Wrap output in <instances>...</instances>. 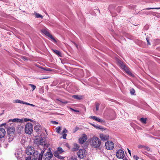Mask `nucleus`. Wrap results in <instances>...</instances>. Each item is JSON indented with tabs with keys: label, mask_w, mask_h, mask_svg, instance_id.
<instances>
[{
	"label": "nucleus",
	"mask_w": 160,
	"mask_h": 160,
	"mask_svg": "<svg viewBox=\"0 0 160 160\" xmlns=\"http://www.w3.org/2000/svg\"><path fill=\"white\" fill-rule=\"evenodd\" d=\"M88 141L89 143L90 146L94 148H99L101 145V140L96 136H93L92 137L89 138Z\"/></svg>",
	"instance_id": "f257e3e1"
},
{
	"label": "nucleus",
	"mask_w": 160,
	"mask_h": 160,
	"mask_svg": "<svg viewBox=\"0 0 160 160\" xmlns=\"http://www.w3.org/2000/svg\"><path fill=\"white\" fill-rule=\"evenodd\" d=\"M34 142L37 145H42L46 148H47L49 145L46 141V139L44 137H42L41 136L36 137L35 138Z\"/></svg>",
	"instance_id": "f03ea898"
},
{
	"label": "nucleus",
	"mask_w": 160,
	"mask_h": 160,
	"mask_svg": "<svg viewBox=\"0 0 160 160\" xmlns=\"http://www.w3.org/2000/svg\"><path fill=\"white\" fill-rule=\"evenodd\" d=\"M117 62L121 68L123 69L128 74L132 76V74L129 69L120 60L117 59Z\"/></svg>",
	"instance_id": "7ed1b4c3"
},
{
	"label": "nucleus",
	"mask_w": 160,
	"mask_h": 160,
	"mask_svg": "<svg viewBox=\"0 0 160 160\" xmlns=\"http://www.w3.org/2000/svg\"><path fill=\"white\" fill-rule=\"evenodd\" d=\"M33 131L32 125L30 122L27 123L25 126V131L26 133L31 134Z\"/></svg>",
	"instance_id": "20e7f679"
},
{
	"label": "nucleus",
	"mask_w": 160,
	"mask_h": 160,
	"mask_svg": "<svg viewBox=\"0 0 160 160\" xmlns=\"http://www.w3.org/2000/svg\"><path fill=\"white\" fill-rule=\"evenodd\" d=\"M42 33L44 34L46 36L50 38L51 40L55 43H56L57 41L53 36L50 34V33L48 31L46 28H43L41 30Z\"/></svg>",
	"instance_id": "39448f33"
},
{
	"label": "nucleus",
	"mask_w": 160,
	"mask_h": 160,
	"mask_svg": "<svg viewBox=\"0 0 160 160\" xmlns=\"http://www.w3.org/2000/svg\"><path fill=\"white\" fill-rule=\"evenodd\" d=\"M87 154V152L84 149H80L77 152L78 157L81 159L84 158L85 157Z\"/></svg>",
	"instance_id": "423d86ee"
},
{
	"label": "nucleus",
	"mask_w": 160,
	"mask_h": 160,
	"mask_svg": "<svg viewBox=\"0 0 160 160\" xmlns=\"http://www.w3.org/2000/svg\"><path fill=\"white\" fill-rule=\"evenodd\" d=\"M87 139V135L86 134L83 133L78 138V142L80 144H82L86 142Z\"/></svg>",
	"instance_id": "0eeeda50"
},
{
	"label": "nucleus",
	"mask_w": 160,
	"mask_h": 160,
	"mask_svg": "<svg viewBox=\"0 0 160 160\" xmlns=\"http://www.w3.org/2000/svg\"><path fill=\"white\" fill-rule=\"evenodd\" d=\"M114 147V144L112 142L108 141L106 142L105 148L108 150H112Z\"/></svg>",
	"instance_id": "6e6552de"
},
{
	"label": "nucleus",
	"mask_w": 160,
	"mask_h": 160,
	"mask_svg": "<svg viewBox=\"0 0 160 160\" xmlns=\"http://www.w3.org/2000/svg\"><path fill=\"white\" fill-rule=\"evenodd\" d=\"M43 152H44L43 151H42L40 153H39L37 151L35 152H34L33 154L34 157L33 160H42Z\"/></svg>",
	"instance_id": "1a4fd4ad"
},
{
	"label": "nucleus",
	"mask_w": 160,
	"mask_h": 160,
	"mask_svg": "<svg viewBox=\"0 0 160 160\" xmlns=\"http://www.w3.org/2000/svg\"><path fill=\"white\" fill-rule=\"evenodd\" d=\"M26 152L28 155H33L34 152H35L34 148L32 146H28L26 149Z\"/></svg>",
	"instance_id": "9d476101"
},
{
	"label": "nucleus",
	"mask_w": 160,
	"mask_h": 160,
	"mask_svg": "<svg viewBox=\"0 0 160 160\" xmlns=\"http://www.w3.org/2000/svg\"><path fill=\"white\" fill-rule=\"evenodd\" d=\"M53 155L51 151L46 152L43 156L44 160H50L52 157Z\"/></svg>",
	"instance_id": "9b49d317"
},
{
	"label": "nucleus",
	"mask_w": 160,
	"mask_h": 160,
	"mask_svg": "<svg viewBox=\"0 0 160 160\" xmlns=\"http://www.w3.org/2000/svg\"><path fill=\"white\" fill-rule=\"evenodd\" d=\"M116 156L119 159H122L125 156L124 152L122 150L119 149L117 151Z\"/></svg>",
	"instance_id": "f8f14e48"
},
{
	"label": "nucleus",
	"mask_w": 160,
	"mask_h": 160,
	"mask_svg": "<svg viewBox=\"0 0 160 160\" xmlns=\"http://www.w3.org/2000/svg\"><path fill=\"white\" fill-rule=\"evenodd\" d=\"M99 138L102 141H106L109 139V137L108 134H104L101 133L99 134Z\"/></svg>",
	"instance_id": "ddd939ff"
},
{
	"label": "nucleus",
	"mask_w": 160,
	"mask_h": 160,
	"mask_svg": "<svg viewBox=\"0 0 160 160\" xmlns=\"http://www.w3.org/2000/svg\"><path fill=\"white\" fill-rule=\"evenodd\" d=\"M90 124L92 125L93 126L94 128H95L96 129H99L100 130L103 131L105 130H106L107 131H108V130L105 128H104L103 127H102V126H101L100 125H95L93 124L90 123Z\"/></svg>",
	"instance_id": "4468645a"
},
{
	"label": "nucleus",
	"mask_w": 160,
	"mask_h": 160,
	"mask_svg": "<svg viewBox=\"0 0 160 160\" xmlns=\"http://www.w3.org/2000/svg\"><path fill=\"white\" fill-rule=\"evenodd\" d=\"M89 118L99 122L102 123L105 122L102 119L96 116H91L89 117Z\"/></svg>",
	"instance_id": "2eb2a0df"
},
{
	"label": "nucleus",
	"mask_w": 160,
	"mask_h": 160,
	"mask_svg": "<svg viewBox=\"0 0 160 160\" xmlns=\"http://www.w3.org/2000/svg\"><path fill=\"white\" fill-rule=\"evenodd\" d=\"M14 102L17 103H22L23 104H25L26 105H29L32 107H34L35 105L31 104L29 103H28L25 102L18 99H17L14 101Z\"/></svg>",
	"instance_id": "dca6fc26"
},
{
	"label": "nucleus",
	"mask_w": 160,
	"mask_h": 160,
	"mask_svg": "<svg viewBox=\"0 0 160 160\" xmlns=\"http://www.w3.org/2000/svg\"><path fill=\"white\" fill-rule=\"evenodd\" d=\"M21 122L23 123V119H21L18 118H15L12 119H10L9 120L8 122Z\"/></svg>",
	"instance_id": "f3484780"
},
{
	"label": "nucleus",
	"mask_w": 160,
	"mask_h": 160,
	"mask_svg": "<svg viewBox=\"0 0 160 160\" xmlns=\"http://www.w3.org/2000/svg\"><path fill=\"white\" fill-rule=\"evenodd\" d=\"M34 129L37 132H38L41 129V127L39 124L35 122L34 123Z\"/></svg>",
	"instance_id": "a211bd4d"
},
{
	"label": "nucleus",
	"mask_w": 160,
	"mask_h": 160,
	"mask_svg": "<svg viewBox=\"0 0 160 160\" xmlns=\"http://www.w3.org/2000/svg\"><path fill=\"white\" fill-rule=\"evenodd\" d=\"M6 132L3 128H0V138L3 137L5 135Z\"/></svg>",
	"instance_id": "6ab92c4d"
},
{
	"label": "nucleus",
	"mask_w": 160,
	"mask_h": 160,
	"mask_svg": "<svg viewBox=\"0 0 160 160\" xmlns=\"http://www.w3.org/2000/svg\"><path fill=\"white\" fill-rule=\"evenodd\" d=\"M15 131L14 128L12 127L9 128L8 131V134H12L13 133V134H14V132Z\"/></svg>",
	"instance_id": "aec40b11"
},
{
	"label": "nucleus",
	"mask_w": 160,
	"mask_h": 160,
	"mask_svg": "<svg viewBox=\"0 0 160 160\" xmlns=\"http://www.w3.org/2000/svg\"><path fill=\"white\" fill-rule=\"evenodd\" d=\"M79 148V145L76 143H74L73 144V147L72 148V150L73 151H76L78 150Z\"/></svg>",
	"instance_id": "412c9836"
},
{
	"label": "nucleus",
	"mask_w": 160,
	"mask_h": 160,
	"mask_svg": "<svg viewBox=\"0 0 160 160\" xmlns=\"http://www.w3.org/2000/svg\"><path fill=\"white\" fill-rule=\"evenodd\" d=\"M67 132V130L66 129H64L62 132V138L64 139H66V138L67 134L66 133Z\"/></svg>",
	"instance_id": "4be33fe9"
},
{
	"label": "nucleus",
	"mask_w": 160,
	"mask_h": 160,
	"mask_svg": "<svg viewBox=\"0 0 160 160\" xmlns=\"http://www.w3.org/2000/svg\"><path fill=\"white\" fill-rule=\"evenodd\" d=\"M34 15H35V16L36 18H40L42 19L43 17V16L36 12H35L34 13Z\"/></svg>",
	"instance_id": "5701e85b"
},
{
	"label": "nucleus",
	"mask_w": 160,
	"mask_h": 160,
	"mask_svg": "<svg viewBox=\"0 0 160 160\" xmlns=\"http://www.w3.org/2000/svg\"><path fill=\"white\" fill-rule=\"evenodd\" d=\"M14 134H13V133L12 134H8V139L9 142L12 141L14 138Z\"/></svg>",
	"instance_id": "b1692460"
},
{
	"label": "nucleus",
	"mask_w": 160,
	"mask_h": 160,
	"mask_svg": "<svg viewBox=\"0 0 160 160\" xmlns=\"http://www.w3.org/2000/svg\"><path fill=\"white\" fill-rule=\"evenodd\" d=\"M54 155L55 156L58 158L59 159H62L63 158V157L62 156L59 155V154L58 152H54Z\"/></svg>",
	"instance_id": "393cba45"
},
{
	"label": "nucleus",
	"mask_w": 160,
	"mask_h": 160,
	"mask_svg": "<svg viewBox=\"0 0 160 160\" xmlns=\"http://www.w3.org/2000/svg\"><path fill=\"white\" fill-rule=\"evenodd\" d=\"M140 121L143 124H145L147 123V119L146 118H142L140 119Z\"/></svg>",
	"instance_id": "a878e982"
},
{
	"label": "nucleus",
	"mask_w": 160,
	"mask_h": 160,
	"mask_svg": "<svg viewBox=\"0 0 160 160\" xmlns=\"http://www.w3.org/2000/svg\"><path fill=\"white\" fill-rule=\"evenodd\" d=\"M62 129V128L61 127H57L55 129L56 132L57 133H60Z\"/></svg>",
	"instance_id": "bb28decb"
},
{
	"label": "nucleus",
	"mask_w": 160,
	"mask_h": 160,
	"mask_svg": "<svg viewBox=\"0 0 160 160\" xmlns=\"http://www.w3.org/2000/svg\"><path fill=\"white\" fill-rule=\"evenodd\" d=\"M72 97L77 99H80L82 98V96L78 95H73V96Z\"/></svg>",
	"instance_id": "cd10ccee"
},
{
	"label": "nucleus",
	"mask_w": 160,
	"mask_h": 160,
	"mask_svg": "<svg viewBox=\"0 0 160 160\" xmlns=\"http://www.w3.org/2000/svg\"><path fill=\"white\" fill-rule=\"evenodd\" d=\"M56 152H59V153H61L64 152V151L61 148H58L57 149V151Z\"/></svg>",
	"instance_id": "c85d7f7f"
},
{
	"label": "nucleus",
	"mask_w": 160,
	"mask_h": 160,
	"mask_svg": "<svg viewBox=\"0 0 160 160\" xmlns=\"http://www.w3.org/2000/svg\"><path fill=\"white\" fill-rule=\"evenodd\" d=\"M22 119L23 120V122H26L28 121H30L31 122H32L33 121V120H32L27 118H24V119Z\"/></svg>",
	"instance_id": "c756f323"
},
{
	"label": "nucleus",
	"mask_w": 160,
	"mask_h": 160,
	"mask_svg": "<svg viewBox=\"0 0 160 160\" xmlns=\"http://www.w3.org/2000/svg\"><path fill=\"white\" fill-rule=\"evenodd\" d=\"M130 92L132 95H135V90L133 88L131 89Z\"/></svg>",
	"instance_id": "7c9ffc66"
},
{
	"label": "nucleus",
	"mask_w": 160,
	"mask_h": 160,
	"mask_svg": "<svg viewBox=\"0 0 160 160\" xmlns=\"http://www.w3.org/2000/svg\"><path fill=\"white\" fill-rule=\"evenodd\" d=\"M41 68L45 71H52V70L50 68Z\"/></svg>",
	"instance_id": "2f4dec72"
},
{
	"label": "nucleus",
	"mask_w": 160,
	"mask_h": 160,
	"mask_svg": "<svg viewBox=\"0 0 160 160\" xmlns=\"http://www.w3.org/2000/svg\"><path fill=\"white\" fill-rule=\"evenodd\" d=\"M29 85L32 88V91H33L36 88V86L34 85L30 84Z\"/></svg>",
	"instance_id": "473e14b6"
},
{
	"label": "nucleus",
	"mask_w": 160,
	"mask_h": 160,
	"mask_svg": "<svg viewBox=\"0 0 160 160\" xmlns=\"http://www.w3.org/2000/svg\"><path fill=\"white\" fill-rule=\"evenodd\" d=\"M99 106V103H96V106H95V108H96V110L97 111L98 110Z\"/></svg>",
	"instance_id": "72a5a7b5"
},
{
	"label": "nucleus",
	"mask_w": 160,
	"mask_h": 160,
	"mask_svg": "<svg viewBox=\"0 0 160 160\" xmlns=\"http://www.w3.org/2000/svg\"><path fill=\"white\" fill-rule=\"evenodd\" d=\"M151 9H160V8H148L146 9V10H149Z\"/></svg>",
	"instance_id": "f704fd0d"
},
{
	"label": "nucleus",
	"mask_w": 160,
	"mask_h": 160,
	"mask_svg": "<svg viewBox=\"0 0 160 160\" xmlns=\"http://www.w3.org/2000/svg\"><path fill=\"white\" fill-rule=\"evenodd\" d=\"M54 52L60 56L61 53L58 50H54Z\"/></svg>",
	"instance_id": "c9c22d12"
},
{
	"label": "nucleus",
	"mask_w": 160,
	"mask_h": 160,
	"mask_svg": "<svg viewBox=\"0 0 160 160\" xmlns=\"http://www.w3.org/2000/svg\"><path fill=\"white\" fill-rule=\"evenodd\" d=\"M145 146L142 145H139L138 146L139 148H144Z\"/></svg>",
	"instance_id": "e433bc0d"
},
{
	"label": "nucleus",
	"mask_w": 160,
	"mask_h": 160,
	"mask_svg": "<svg viewBox=\"0 0 160 160\" xmlns=\"http://www.w3.org/2000/svg\"><path fill=\"white\" fill-rule=\"evenodd\" d=\"M133 158L136 160H138L139 157L137 155H134Z\"/></svg>",
	"instance_id": "4c0bfd02"
},
{
	"label": "nucleus",
	"mask_w": 160,
	"mask_h": 160,
	"mask_svg": "<svg viewBox=\"0 0 160 160\" xmlns=\"http://www.w3.org/2000/svg\"><path fill=\"white\" fill-rule=\"evenodd\" d=\"M25 160H35L33 159H31V158L30 157H27Z\"/></svg>",
	"instance_id": "58836bf2"
},
{
	"label": "nucleus",
	"mask_w": 160,
	"mask_h": 160,
	"mask_svg": "<svg viewBox=\"0 0 160 160\" xmlns=\"http://www.w3.org/2000/svg\"><path fill=\"white\" fill-rule=\"evenodd\" d=\"M144 150H147L149 151L150 150V149L148 147L145 146L144 148H143Z\"/></svg>",
	"instance_id": "ea45409f"
},
{
	"label": "nucleus",
	"mask_w": 160,
	"mask_h": 160,
	"mask_svg": "<svg viewBox=\"0 0 160 160\" xmlns=\"http://www.w3.org/2000/svg\"><path fill=\"white\" fill-rule=\"evenodd\" d=\"M51 122L53 124H58V122H57L56 121H52Z\"/></svg>",
	"instance_id": "a19ab883"
},
{
	"label": "nucleus",
	"mask_w": 160,
	"mask_h": 160,
	"mask_svg": "<svg viewBox=\"0 0 160 160\" xmlns=\"http://www.w3.org/2000/svg\"><path fill=\"white\" fill-rule=\"evenodd\" d=\"M65 145L66 147H68V148L70 149V146L69 145V144L67 143H66L65 144Z\"/></svg>",
	"instance_id": "79ce46f5"
},
{
	"label": "nucleus",
	"mask_w": 160,
	"mask_h": 160,
	"mask_svg": "<svg viewBox=\"0 0 160 160\" xmlns=\"http://www.w3.org/2000/svg\"><path fill=\"white\" fill-rule=\"evenodd\" d=\"M22 58L23 60L25 61L28 60L27 58L26 57H22Z\"/></svg>",
	"instance_id": "37998d69"
},
{
	"label": "nucleus",
	"mask_w": 160,
	"mask_h": 160,
	"mask_svg": "<svg viewBox=\"0 0 160 160\" xmlns=\"http://www.w3.org/2000/svg\"><path fill=\"white\" fill-rule=\"evenodd\" d=\"M128 153L130 154V155L131 156V151L130 150H129L128 149Z\"/></svg>",
	"instance_id": "c03bdc74"
},
{
	"label": "nucleus",
	"mask_w": 160,
	"mask_h": 160,
	"mask_svg": "<svg viewBox=\"0 0 160 160\" xmlns=\"http://www.w3.org/2000/svg\"><path fill=\"white\" fill-rule=\"evenodd\" d=\"M6 125V124L5 123H4L2 124L1 125V126H5V125Z\"/></svg>",
	"instance_id": "a18cd8bd"
},
{
	"label": "nucleus",
	"mask_w": 160,
	"mask_h": 160,
	"mask_svg": "<svg viewBox=\"0 0 160 160\" xmlns=\"http://www.w3.org/2000/svg\"><path fill=\"white\" fill-rule=\"evenodd\" d=\"M48 78H49L48 77H46L45 78H44L43 79H46Z\"/></svg>",
	"instance_id": "49530a36"
},
{
	"label": "nucleus",
	"mask_w": 160,
	"mask_h": 160,
	"mask_svg": "<svg viewBox=\"0 0 160 160\" xmlns=\"http://www.w3.org/2000/svg\"><path fill=\"white\" fill-rule=\"evenodd\" d=\"M147 42H148V44H150V43H149V42L148 40V39H147Z\"/></svg>",
	"instance_id": "de8ad7c7"
},
{
	"label": "nucleus",
	"mask_w": 160,
	"mask_h": 160,
	"mask_svg": "<svg viewBox=\"0 0 160 160\" xmlns=\"http://www.w3.org/2000/svg\"><path fill=\"white\" fill-rule=\"evenodd\" d=\"M123 160H128V159L126 158H125Z\"/></svg>",
	"instance_id": "09e8293b"
},
{
	"label": "nucleus",
	"mask_w": 160,
	"mask_h": 160,
	"mask_svg": "<svg viewBox=\"0 0 160 160\" xmlns=\"http://www.w3.org/2000/svg\"><path fill=\"white\" fill-rule=\"evenodd\" d=\"M62 103H67V102H62Z\"/></svg>",
	"instance_id": "8fccbe9b"
},
{
	"label": "nucleus",
	"mask_w": 160,
	"mask_h": 160,
	"mask_svg": "<svg viewBox=\"0 0 160 160\" xmlns=\"http://www.w3.org/2000/svg\"><path fill=\"white\" fill-rule=\"evenodd\" d=\"M2 113L0 114V116L2 115Z\"/></svg>",
	"instance_id": "3c124183"
}]
</instances>
